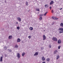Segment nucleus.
Masks as SVG:
<instances>
[{
    "label": "nucleus",
    "mask_w": 63,
    "mask_h": 63,
    "mask_svg": "<svg viewBox=\"0 0 63 63\" xmlns=\"http://www.w3.org/2000/svg\"><path fill=\"white\" fill-rule=\"evenodd\" d=\"M18 58H20V54L19 53H17L16 54Z\"/></svg>",
    "instance_id": "obj_1"
},
{
    "label": "nucleus",
    "mask_w": 63,
    "mask_h": 63,
    "mask_svg": "<svg viewBox=\"0 0 63 63\" xmlns=\"http://www.w3.org/2000/svg\"><path fill=\"white\" fill-rule=\"evenodd\" d=\"M52 39L53 41H57V39L55 37H52Z\"/></svg>",
    "instance_id": "obj_2"
},
{
    "label": "nucleus",
    "mask_w": 63,
    "mask_h": 63,
    "mask_svg": "<svg viewBox=\"0 0 63 63\" xmlns=\"http://www.w3.org/2000/svg\"><path fill=\"white\" fill-rule=\"evenodd\" d=\"M3 57H4V56L3 55L0 57V62H2L3 61Z\"/></svg>",
    "instance_id": "obj_3"
},
{
    "label": "nucleus",
    "mask_w": 63,
    "mask_h": 63,
    "mask_svg": "<svg viewBox=\"0 0 63 63\" xmlns=\"http://www.w3.org/2000/svg\"><path fill=\"white\" fill-rule=\"evenodd\" d=\"M52 18L53 19H55V20H57L58 19V18H57L56 17L52 16Z\"/></svg>",
    "instance_id": "obj_4"
},
{
    "label": "nucleus",
    "mask_w": 63,
    "mask_h": 63,
    "mask_svg": "<svg viewBox=\"0 0 63 63\" xmlns=\"http://www.w3.org/2000/svg\"><path fill=\"white\" fill-rule=\"evenodd\" d=\"M43 40H44V41H45V40H46V36H45V35H44L43 36Z\"/></svg>",
    "instance_id": "obj_5"
},
{
    "label": "nucleus",
    "mask_w": 63,
    "mask_h": 63,
    "mask_svg": "<svg viewBox=\"0 0 63 63\" xmlns=\"http://www.w3.org/2000/svg\"><path fill=\"white\" fill-rule=\"evenodd\" d=\"M38 53H38V52H35V54H34V56H37V55H38Z\"/></svg>",
    "instance_id": "obj_6"
},
{
    "label": "nucleus",
    "mask_w": 63,
    "mask_h": 63,
    "mask_svg": "<svg viewBox=\"0 0 63 63\" xmlns=\"http://www.w3.org/2000/svg\"><path fill=\"white\" fill-rule=\"evenodd\" d=\"M61 40H58V44H61Z\"/></svg>",
    "instance_id": "obj_7"
},
{
    "label": "nucleus",
    "mask_w": 63,
    "mask_h": 63,
    "mask_svg": "<svg viewBox=\"0 0 63 63\" xmlns=\"http://www.w3.org/2000/svg\"><path fill=\"white\" fill-rule=\"evenodd\" d=\"M13 38V37L12 36V35H10L8 37V38L9 39H12V38Z\"/></svg>",
    "instance_id": "obj_8"
},
{
    "label": "nucleus",
    "mask_w": 63,
    "mask_h": 63,
    "mask_svg": "<svg viewBox=\"0 0 63 63\" xmlns=\"http://www.w3.org/2000/svg\"><path fill=\"white\" fill-rule=\"evenodd\" d=\"M42 60L43 61H45V58L43 56L42 57Z\"/></svg>",
    "instance_id": "obj_9"
},
{
    "label": "nucleus",
    "mask_w": 63,
    "mask_h": 63,
    "mask_svg": "<svg viewBox=\"0 0 63 63\" xmlns=\"http://www.w3.org/2000/svg\"><path fill=\"white\" fill-rule=\"evenodd\" d=\"M20 39L18 38L17 39V43H19L20 42Z\"/></svg>",
    "instance_id": "obj_10"
},
{
    "label": "nucleus",
    "mask_w": 63,
    "mask_h": 63,
    "mask_svg": "<svg viewBox=\"0 0 63 63\" xmlns=\"http://www.w3.org/2000/svg\"><path fill=\"white\" fill-rule=\"evenodd\" d=\"M59 30H60V31H63V28H60L59 29Z\"/></svg>",
    "instance_id": "obj_11"
},
{
    "label": "nucleus",
    "mask_w": 63,
    "mask_h": 63,
    "mask_svg": "<svg viewBox=\"0 0 63 63\" xmlns=\"http://www.w3.org/2000/svg\"><path fill=\"white\" fill-rule=\"evenodd\" d=\"M57 50H55L54 52V54H56V53H57Z\"/></svg>",
    "instance_id": "obj_12"
},
{
    "label": "nucleus",
    "mask_w": 63,
    "mask_h": 63,
    "mask_svg": "<svg viewBox=\"0 0 63 63\" xmlns=\"http://www.w3.org/2000/svg\"><path fill=\"white\" fill-rule=\"evenodd\" d=\"M60 26L61 27H62L63 28V23H61L60 24Z\"/></svg>",
    "instance_id": "obj_13"
},
{
    "label": "nucleus",
    "mask_w": 63,
    "mask_h": 63,
    "mask_svg": "<svg viewBox=\"0 0 63 63\" xmlns=\"http://www.w3.org/2000/svg\"><path fill=\"white\" fill-rule=\"evenodd\" d=\"M17 19L18 20H19L20 21H21V18L19 17H18Z\"/></svg>",
    "instance_id": "obj_14"
},
{
    "label": "nucleus",
    "mask_w": 63,
    "mask_h": 63,
    "mask_svg": "<svg viewBox=\"0 0 63 63\" xmlns=\"http://www.w3.org/2000/svg\"><path fill=\"white\" fill-rule=\"evenodd\" d=\"M59 56L58 55V56H56V59H58L59 58Z\"/></svg>",
    "instance_id": "obj_15"
},
{
    "label": "nucleus",
    "mask_w": 63,
    "mask_h": 63,
    "mask_svg": "<svg viewBox=\"0 0 63 63\" xmlns=\"http://www.w3.org/2000/svg\"><path fill=\"white\" fill-rule=\"evenodd\" d=\"M30 30H33V28L32 27L30 28Z\"/></svg>",
    "instance_id": "obj_16"
},
{
    "label": "nucleus",
    "mask_w": 63,
    "mask_h": 63,
    "mask_svg": "<svg viewBox=\"0 0 63 63\" xmlns=\"http://www.w3.org/2000/svg\"><path fill=\"white\" fill-rule=\"evenodd\" d=\"M25 52H23L22 53V56L23 57L24 56V55H25Z\"/></svg>",
    "instance_id": "obj_17"
},
{
    "label": "nucleus",
    "mask_w": 63,
    "mask_h": 63,
    "mask_svg": "<svg viewBox=\"0 0 63 63\" xmlns=\"http://www.w3.org/2000/svg\"><path fill=\"white\" fill-rule=\"evenodd\" d=\"M50 60V59L49 58H48L46 60L47 61H49V60Z\"/></svg>",
    "instance_id": "obj_18"
},
{
    "label": "nucleus",
    "mask_w": 63,
    "mask_h": 63,
    "mask_svg": "<svg viewBox=\"0 0 63 63\" xmlns=\"http://www.w3.org/2000/svg\"><path fill=\"white\" fill-rule=\"evenodd\" d=\"M54 3V2H53V1H52L51 2H50V5H51L52 4H53Z\"/></svg>",
    "instance_id": "obj_19"
},
{
    "label": "nucleus",
    "mask_w": 63,
    "mask_h": 63,
    "mask_svg": "<svg viewBox=\"0 0 63 63\" xmlns=\"http://www.w3.org/2000/svg\"><path fill=\"white\" fill-rule=\"evenodd\" d=\"M63 33V31H60L59 32V33L60 34H61V33Z\"/></svg>",
    "instance_id": "obj_20"
},
{
    "label": "nucleus",
    "mask_w": 63,
    "mask_h": 63,
    "mask_svg": "<svg viewBox=\"0 0 63 63\" xmlns=\"http://www.w3.org/2000/svg\"><path fill=\"white\" fill-rule=\"evenodd\" d=\"M48 7V5L47 4H46L45 5V8H47Z\"/></svg>",
    "instance_id": "obj_21"
},
{
    "label": "nucleus",
    "mask_w": 63,
    "mask_h": 63,
    "mask_svg": "<svg viewBox=\"0 0 63 63\" xmlns=\"http://www.w3.org/2000/svg\"><path fill=\"white\" fill-rule=\"evenodd\" d=\"M48 12H46V13H45V14H44V16H46V15H47V13Z\"/></svg>",
    "instance_id": "obj_22"
},
{
    "label": "nucleus",
    "mask_w": 63,
    "mask_h": 63,
    "mask_svg": "<svg viewBox=\"0 0 63 63\" xmlns=\"http://www.w3.org/2000/svg\"><path fill=\"white\" fill-rule=\"evenodd\" d=\"M58 49H60V47H61V46H58Z\"/></svg>",
    "instance_id": "obj_23"
},
{
    "label": "nucleus",
    "mask_w": 63,
    "mask_h": 63,
    "mask_svg": "<svg viewBox=\"0 0 63 63\" xmlns=\"http://www.w3.org/2000/svg\"><path fill=\"white\" fill-rule=\"evenodd\" d=\"M4 48V49H7V47L6 46H5Z\"/></svg>",
    "instance_id": "obj_24"
},
{
    "label": "nucleus",
    "mask_w": 63,
    "mask_h": 63,
    "mask_svg": "<svg viewBox=\"0 0 63 63\" xmlns=\"http://www.w3.org/2000/svg\"><path fill=\"white\" fill-rule=\"evenodd\" d=\"M36 11H40V9H39L37 8L36 9Z\"/></svg>",
    "instance_id": "obj_25"
},
{
    "label": "nucleus",
    "mask_w": 63,
    "mask_h": 63,
    "mask_svg": "<svg viewBox=\"0 0 63 63\" xmlns=\"http://www.w3.org/2000/svg\"><path fill=\"white\" fill-rule=\"evenodd\" d=\"M39 16H41V17H42V16H44V15L43 14H41L39 15Z\"/></svg>",
    "instance_id": "obj_26"
},
{
    "label": "nucleus",
    "mask_w": 63,
    "mask_h": 63,
    "mask_svg": "<svg viewBox=\"0 0 63 63\" xmlns=\"http://www.w3.org/2000/svg\"><path fill=\"white\" fill-rule=\"evenodd\" d=\"M26 4L27 6H28V2H26Z\"/></svg>",
    "instance_id": "obj_27"
},
{
    "label": "nucleus",
    "mask_w": 63,
    "mask_h": 63,
    "mask_svg": "<svg viewBox=\"0 0 63 63\" xmlns=\"http://www.w3.org/2000/svg\"><path fill=\"white\" fill-rule=\"evenodd\" d=\"M20 28L19 27H17V29H18V30H19V29Z\"/></svg>",
    "instance_id": "obj_28"
},
{
    "label": "nucleus",
    "mask_w": 63,
    "mask_h": 63,
    "mask_svg": "<svg viewBox=\"0 0 63 63\" xmlns=\"http://www.w3.org/2000/svg\"><path fill=\"white\" fill-rule=\"evenodd\" d=\"M49 48H51V45H49Z\"/></svg>",
    "instance_id": "obj_29"
},
{
    "label": "nucleus",
    "mask_w": 63,
    "mask_h": 63,
    "mask_svg": "<svg viewBox=\"0 0 63 63\" xmlns=\"http://www.w3.org/2000/svg\"><path fill=\"white\" fill-rule=\"evenodd\" d=\"M9 52H12V50L10 49H8Z\"/></svg>",
    "instance_id": "obj_30"
},
{
    "label": "nucleus",
    "mask_w": 63,
    "mask_h": 63,
    "mask_svg": "<svg viewBox=\"0 0 63 63\" xmlns=\"http://www.w3.org/2000/svg\"><path fill=\"white\" fill-rule=\"evenodd\" d=\"M28 37L29 39H30V38H31V35L29 36H28Z\"/></svg>",
    "instance_id": "obj_31"
},
{
    "label": "nucleus",
    "mask_w": 63,
    "mask_h": 63,
    "mask_svg": "<svg viewBox=\"0 0 63 63\" xmlns=\"http://www.w3.org/2000/svg\"><path fill=\"white\" fill-rule=\"evenodd\" d=\"M42 19V17H41L39 18V20H41Z\"/></svg>",
    "instance_id": "obj_32"
},
{
    "label": "nucleus",
    "mask_w": 63,
    "mask_h": 63,
    "mask_svg": "<svg viewBox=\"0 0 63 63\" xmlns=\"http://www.w3.org/2000/svg\"><path fill=\"white\" fill-rule=\"evenodd\" d=\"M15 47H16V48H17V47H18V46H17V45H16L15 46Z\"/></svg>",
    "instance_id": "obj_33"
},
{
    "label": "nucleus",
    "mask_w": 63,
    "mask_h": 63,
    "mask_svg": "<svg viewBox=\"0 0 63 63\" xmlns=\"http://www.w3.org/2000/svg\"><path fill=\"white\" fill-rule=\"evenodd\" d=\"M41 49H44V48L43 47H41Z\"/></svg>",
    "instance_id": "obj_34"
},
{
    "label": "nucleus",
    "mask_w": 63,
    "mask_h": 63,
    "mask_svg": "<svg viewBox=\"0 0 63 63\" xmlns=\"http://www.w3.org/2000/svg\"><path fill=\"white\" fill-rule=\"evenodd\" d=\"M50 10H51V7L50 6Z\"/></svg>",
    "instance_id": "obj_35"
},
{
    "label": "nucleus",
    "mask_w": 63,
    "mask_h": 63,
    "mask_svg": "<svg viewBox=\"0 0 63 63\" xmlns=\"http://www.w3.org/2000/svg\"><path fill=\"white\" fill-rule=\"evenodd\" d=\"M52 13H53V10H52Z\"/></svg>",
    "instance_id": "obj_36"
},
{
    "label": "nucleus",
    "mask_w": 63,
    "mask_h": 63,
    "mask_svg": "<svg viewBox=\"0 0 63 63\" xmlns=\"http://www.w3.org/2000/svg\"><path fill=\"white\" fill-rule=\"evenodd\" d=\"M16 24H18V22H16Z\"/></svg>",
    "instance_id": "obj_37"
},
{
    "label": "nucleus",
    "mask_w": 63,
    "mask_h": 63,
    "mask_svg": "<svg viewBox=\"0 0 63 63\" xmlns=\"http://www.w3.org/2000/svg\"><path fill=\"white\" fill-rule=\"evenodd\" d=\"M42 63H46V62H43Z\"/></svg>",
    "instance_id": "obj_38"
},
{
    "label": "nucleus",
    "mask_w": 63,
    "mask_h": 63,
    "mask_svg": "<svg viewBox=\"0 0 63 63\" xmlns=\"http://www.w3.org/2000/svg\"><path fill=\"white\" fill-rule=\"evenodd\" d=\"M62 8H61V9H60V10H62Z\"/></svg>",
    "instance_id": "obj_39"
},
{
    "label": "nucleus",
    "mask_w": 63,
    "mask_h": 63,
    "mask_svg": "<svg viewBox=\"0 0 63 63\" xmlns=\"http://www.w3.org/2000/svg\"><path fill=\"white\" fill-rule=\"evenodd\" d=\"M5 3H6L7 2L6 1H5Z\"/></svg>",
    "instance_id": "obj_40"
},
{
    "label": "nucleus",
    "mask_w": 63,
    "mask_h": 63,
    "mask_svg": "<svg viewBox=\"0 0 63 63\" xmlns=\"http://www.w3.org/2000/svg\"><path fill=\"white\" fill-rule=\"evenodd\" d=\"M29 11H30V10H29V11H28V12H29Z\"/></svg>",
    "instance_id": "obj_41"
},
{
    "label": "nucleus",
    "mask_w": 63,
    "mask_h": 63,
    "mask_svg": "<svg viewBox=\"0 0 63 63\" xmlns=\"http://www.w3.org/2000/svg\"><path fill=\"white\" fill-rule=\"evenodd\" d=\"M45 31V30H44V31Z\"/></svg>",
    "instance_id": "obj_42"
}]
</instances>
